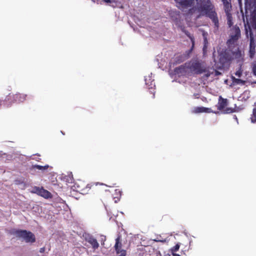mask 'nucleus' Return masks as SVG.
<instances>
[{
  "label": "nucleus",
  "instance_id": "nucleus-23",
  "mask_svg": "<svg viewBox=\"0 0 256 256\" xmlns=\"http://www.w3.org/2000/svg\"><path fill=\"white\" fill-rule=\"evenodd\" d=\"M242 69L240 68H239V70H237L236 72H235V75L239 78H240L242 75Z\"/></svg>",
  "mask_w": 256,
  "mask_h": 256
},
{
  "label": "nucleus",
  "instance_id": "nucleus-16",
  "mask_svg": "<svg viewBox=\"0 0 256 256\" xmlns=\"http://www.w3.org/2000/svg\"><path fill=\"white\" fill-rule=\"evenodd\" d=\"M49 167V166L48 164L45 165L44 166H42L40 165L35 164L32 165L31 168L32 170H38L42 171H44L45 170H46Z\"/></svg>",
  "mask_w": 256,
  "mask_h": 256
},
{
  "label": "nucleus",
  "instance_id": "nucleus-10",
  "mask_svg": "<svg viewBox=\"0 0 256 256\" xmlns=\"http://www.w3.org/2000/svg\"><path fill=\"white\" fill-rule=\"evenodd\" d=\"M222 2L225 12L227 14V24L229 27L232 26V17L231 14L228 13V10L231 8V4L228 0H222Z\"/></svg>",
  "mask_w": 256,
  "mask_h": 256
},
{
  "label": "nucleus",
  "instance_id": "nucleus-19",
  "mask_svg": "<svg viewBox=\"0 0 256 256\" xmlns=\"http://www.w3.org/2000/svg\"><path fill=\"white\" fill-rule=\"evenodd\" d=\"M180 246V244H176L170 250L172 254L174 256H179L178 254H176V252L179 250Z\"/></svg>",
  "mask_w": 256,
  "mask_h": 256
},
{
  "label": "nucleus",
  "instance_id": "nucleus-5",
  "mask_svg": "<svg viewBox=\"0 0 256 256\" xmlns=\"http://www.w3.org/2000/svg\"><path fill=\"white\" fill-rule=\"evenodd\" d=\"M232 52L229 50H222L218 55L219 62L220 64V68H224L232 60Z\"/></svg>",
  "mask_w": 256,
  "mask_h": 256
},
{
  "label": "nucleus",
  "instance_id": "nucleus-30",
  "mask_svg": "<svg viewBox=\"0 0 256 256\" xmlns=\"http://www.w3.org/2000/svg\"><path fill=\"white\" fill-rule=\"evenodd\" d=\"M253 83L254 84H256V81L254 82Z\"/></svg>",
  "mask_w": 256,
  "mask_h": 256
},
{
  "label": "nucleus",
  "instance_id": "nucleus-27",
  "mask_svg": "<svg viewBox=\"0 0 256 256\" xmlns=\"http://www.w3.org/2000/svg\"><path fill=\"white\" fill-rule=\"evenodd\" d=\"M102 0L106 3H110L112 2L111 0Z\"/></svg>",
  "mask_w": 256,
  "mask_h": 256
},
{
  "label": "nucleus",
  "instance_id": "nucleus-18",
  "mask_svg": "<svg viewBox=\"0 0 256 256\" xmlns=\"http://www.w3.org/2000/svg\"><path fill=\"white\" fill-rule=\"evenodd\" d=\"M182 31L186 34V36L190 38L192 43V48L194 47V38L193 35L191 34L188 31L184 30V28H182Z\"/></svg>",
  "mask_w": 256,
  "mask_h": 256
},
{
  "label": "nucleus",
  "instance_id": "nucleus-20",
  "mask_svg": "<svg viewBox=\"0 0 256 256\" xmlns=\"http://www.w3.org/2000/svg\"><path fill=\"white\" fill-rule=\"evenodd\" d=\"M232 83L234 84H242L244 85V84H246L245 80H242L239 79V78H236L234 76L232 77Z\"/></svg>",
  "mask_w": 256,
  "mask_h": 256
},
{
  "label": "nucleus",
  "instance_id": "nucleus-14",
  "mask_svg": "<svg viewBox=\"0 0 256 256\" xmlns=\"http://www.w3.org/2000/svg\"><path fill=\"white\" fill-rule=\"evenodd\" d=\"M212 111L210 108L204 107H195L192 110V112L195 114L202 113V112H210Z\"/></svg>",
  "mask_w": 256,
  "mask_h": 256
},
{
  "label": "nucleus",
  "instance_id": "nucleus-24",
  "mask_svg": "<svg viewBox=\"0 0 256 256\" xmlns=\"http://www.w3.org/2000/svg\"><path fill=\"white\" fill-rule=\"evenodd\" d=\"M252 70L254 74L256 76V61L254 63Z\"/></svg>",
  "mask_w": 256,
  "mask_h": 256
},
{
  "label": "nucleus",
  "instance_id": "nucleus-4",
  "mask_svg": "<svg viewBox=\"0 0 256 256\" xmlns=\"http://www.w3.org/2000/svg\"><path fill=\"white\" fill-rule=\"evenodd\" d=\"M190 76L192 74H201L206 72L205 68L198 60H192L186 62Z\"/></svg>",
  "mask_w": 256,
  "mask_h": 256
},
{
  "label": "nucleus",
  "instance_id": "nucleus-31",
  "mask_svg": "<svg viewBox=\"0 0 256 256\" xmlns=\"http://www.w3.org/2000/svg\"><path fill=\"white\" fill-rule=\"evenodd\" d=\"M239 1H240V0H238Z\"/></svg>",
  "mask_w": 256,
  "mask_h": 256
},
{
  "label": "nucleus",
  "instance_id": "nucleus-25",
  "mask_svg": "<svg viewBox=\"0 0 256 256\" xmlns=\"http://www.w3.org/2000/svg\"><path fill=\"white\" fill-rule=\"evenodd\" d=\"M40 156V155L38 154H36L35 155H34L32 158V160H34L38 162H40V158H39V157H36L35 156Z\"/></svg>",
  "mask_w": 256,
  "mask_h": 256
},
{
  "label": "nucleus",
  "instance_id": "nucleus-29",
  "mask_svg": "<svg viewBox=\"0 0 256 256\" xmlns=\"http://www.w3.org/2000/svg\"><path fill=\"white\" fill-rule=\"evenodd\" d=\"M254 31H256V28L255 30H253Z\"/></svg>",
  "mask_w": 256,
  "mask_h": 256
},
{
  "label": "nucleus",
  "instance_id": "nucleus-3",
  "mask_svg": "<svg viewBox=\"0 0 256 256\" xmlns=\"http://www.w3.org/2000/svg\"><path fill=\"white\" fill-rule=\"evenodd\" d=\"M27 95L20 92H16V94H10L8 95L3 101V104L8 106L13 103L22 102L26 100Z\"/></svg>",
  "mask_w": 256,
  "mask_h": 256
},
{
  "label": "nucleus",
  "instance_id": "nucleus-26",
  "mask_svg": "<svg viewBox=\"0 0 256 256\" xmlns=\"http://www.w3.org/2000/svg\"><path fill=\"white\" fill-rule=\"evenodd\" d=\"M45 251V248L44 247H43V248H42L40 249V253H43Z\"/></svg>",
  "mask_w": 256,
  "mask_h": 256
},
{
  "label": "nucleus",
  "instance_id": "nucleus-13",
  "mask_svg": "<svg viewBox=\"0 0 256 256\" xmlns=\"http://www.w3.org/2000/svg\"><path fill=\"white\" fill-rule=\"evenodd\" d=\"M36 193L46 198H48L52 197V194L50 192H49L48 190H44L42 188H36Z\"/></svg>",
  "mask_w": 256,
  "mask_h": 256
},
{
  "label": "nucleus",
  "instance_id": "nucleus-8",
  "mask_svg": "<svg viewBox=\"0 0 256 256\" xmlns=\"http://www.w3.org/2000/svg\"><path fill=\"white\" fill-rule=\"evenodd\" d=\"M240 36V30L238 26H234L231 30L230 38L227 41L228 46L234 44Z\"/></svg>",
  "mask_w": 256,
  "mask_h": 256
},
{
  "label": "nucleus",
  "instance_id": "nucleus-15",
  "mask_svg": "<svg viewBox=\"0 0 256 256\" xmlns=\"http://www.w3.org/2000/svg\"><path fill=\"white\" fill-rule=\"evenodd\" d=\"M88 242L92 246V248L94 249H96L99 246V244L97 240L92 237L90 238Z\"/></svg>",
  "mask_w": 256,
  "mask_h": 256
},
{
  "label": "nucleus",
  "instance_id": "nucleus-21",
  "mask_svg": "<svg viewBox=\"0 0 256 256\" xmlns=\"http://www.w3.org/2000/svg\"><path fill=\"white\" fill-rule=\"evenodd\" d=\"M185 60V56L183 55L178 56L175 58V62L174 64H180Z\"/></svg>",
  "mask_w": 256,
  "mask_h": 256
},
{
  "label": "nucleus",
  "instance_id": "nucleus-12",
  "mask_svg": "<svg viewBox=\"0 0 256 256\" xmlns=\"http://www.w3.org/2000/svg\"><path fill=\"white\" fill-rule=\"evenodd\" d=\"M178 6L180 8H184L190 7L194 3V0H175Z\"/></svg>",
  "mask_w": 256,
  "mask_h": 256
},
{
  "label": "nucleus",
  "instance_id": "nucleus-7",
  "mask_svg": "<svg viewBox=\"0 0 256 256\" xmlns=\"http://www.w3.org/2000/svg\"><path fill=\"white\" fill-rule=\"evenodd\" d=\"M228 103V102L226 98H224L222 96H220L217 105L218 110H223L224 114H230L234 112V109L231 108H226L224 109L226 106H227Z\"/></svg>",
  "mask_w": 256,
  "mask_h": 256
},
{
  "label": "nucleus",
  "instance_id": "nucleus-11",
  "mask_svg": "<svg viewBox=\"0 0 256 256\" xmlns=\"http://www.w3.org/2000/svg\"><path fill=\"white\" fill-rule=\"evenodd\" d=\"M174 73L176 75L180 76H190L186 62L174 69Z\"/></svg>",
  "mask_w": 256,
  "mask_h": 256
},
{
  "label": "nucleus",
  "instance_id": "nucleus-6",
  "mask_svg": "<svg viewBox=\"0 0 256 256\" xmlns=\"http://www.w3.org/2000/svg\"><path fill=\"white\" fill-rule=\"evenodd\" d=\"M16 236L19 238H22L26 242H34L36 238L34 234L26 230H16L15 232Z\"/></svg>",
  "mask_w": 256,
  "mask_h": 256
},
{
  "label": "nucleus",
  "instance_id": "nucleus-22",
  "mask_svg": "<svg viewBox=\"0 0 256 256\" xmlns=\"http://www.w3.org/2000/svg\"><path fill=\"white\" fill-rule=\"evenodd\" d=\"M251 122L253 123L256 122V107L253 109L252 114L250 117Z\"/></svg>",
  "mask_w": 256,
  "mask_h": 256
},
{
  "label": "nucleus",
  "instance_id": "nucleus-2",
  "mask_svg": "<svg viewBox=\"0 0 256 256\" xmlns=\"http://www.w3.org/2000/svg\"><path fill=\"white\" fill-rule=\"evenodd\" d=\"M196 4L194 6L196 10L200 16L208 18L218 30L220 27L219 19L216 6L212 0H196Z\"/></svg>",
  "mask_w": 256,
  "mask_h": 256
},
{
  "label": "nucleus",
  "instance_id": "nucleus-28",
  "mask_svg": "<svg viewBox=\"0 0 256 256\" xmlns=\"http://www.w3.org/2000/svg\"><path fill=\"white\" fill-rule=\"evenodd\" d=\"M216 75H218V74H220V72H219L218 71H216Z\"/></svg>",
  "mask_w": 256,
  "mask_h": 256
},
{
  "label": "nucleus",
  "instance_id": "nucleus-1",
  "mask_svg": "<svg viewBox=\"0 0 256 256\" xmlns=\"http://www.w3.org/2000/svg\"><path fill=\"white\" fill-rule=\"evenodd\" d=\"M245 13L242 14L246 34L250 37L249 56L253 58L256 53V42L253 30L256 28V0H244Z\"/></svg>",
  "mask_w": 256,
  "mask_h": 256
},
{
  "label": "nucleus",
  "instance_id": "nucleus-9",
  "mask_svg": "<svg viewBox=\"0 0 256 256\" xmlns=\"http://www.w3.org/2000/svg\"><path fill=\"white\" fill-rule=\"evenodd\" d=\"M114 248L116 254H120L118 256H126V251L122 248V240L120 236H118L116 239Z\"/></svg>",
  "mask_w": 256,
  "mask_h": 256
},
{
  "label": "nucleus",
  "instance_id": "nucleus-17",
  "mask_svg": "<svg viewBox=\"0 0 256 256\" xmlns=\"http://www.w3.org/2000/svg\"><path fill=\"white\" fill-rule=\"evenodd\" d=\"M148 90H149V92L151 94H152V98H154L155 97V84L154 82L153 81H152L150 82V85L148 86Z\"/></svg>",
  "mask_w": 256,
  "mask_h": 256
}]
</instances>
